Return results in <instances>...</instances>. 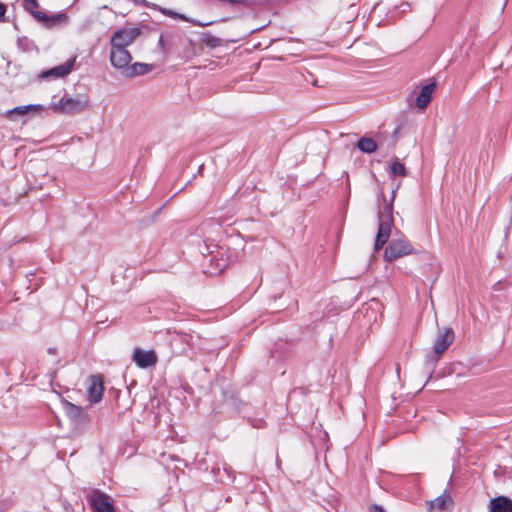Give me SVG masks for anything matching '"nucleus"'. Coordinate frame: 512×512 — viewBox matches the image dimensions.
Wrapping results in <instances>:
<instances>
[{"instance_id":"9b49d317","label":"nucleus","mask_w":512,"mask_h":512,"mask_svg":"<svg viewBox=\"0 0 512 512\" xmlns=\"http://www.w3.org/2000/svg\"><path fill=\"white\" fill-rule=\"evenodd\" d=\"M74 62H75V59H71L64 64H61V65L53 67L49 70H46V71L42 72L41 78L48 79L50 77H53V78L65 77L72 71Z\"/></svg>"},{"instance_id":"7ed1b4c3","label":"nucleus","mask_w":512,"mask_h":512,"mask_svg":"<svg viewBox=\"0 0 512 512\" xmlns=\"http://www.w3.org/2000/svg\"><path fill=\"white\" fill-rule=\"evenodd\" d=\"M413 252L412 245L405 239H393L385 249L384 259L392 262Z\"/></svg>"},{"instance_id":"0eeeda50","label":"nucleus","mask_w":512,"mask_h":512,"mask_svg":"<svg viewBox=\"0 0 512 512\" xmlns=\"http://www.w3.org/2000/svg\"><path fill=\"white\" fill-rule=\"evenodd\" d=\"M132 359L139 368L146 369L156 365L158 356L154 350L135 348Z\"/></svg>"},{"instance_id":"aec40b11","label":"nucleus","mask_w":512,"mask_h":512,"mask_svg":"<svg viewBox=\"0 0 512 512\" xmlns=\"http://www.w3.org/2000/svg\"><path fill=\"white\" fill-rule=\"evenodd\" d=\"M391 174L394 176H405L406 175V168L404 164H402L399 161H394L391 165Z\"/></svg>"},{"instance_id":"6e6552de","label":"nucleus","mask_w":512,"mask_h":512,"mask_svg":"<svg viewBox=\"0 0 512 512\" xmlns=\"http://www.w3.org/2000/svg\"><path fill=\"white\" fill-rule=\"evenodd\" d=\"M33 17L47 28H52L57 25H66L68 23V16L65 13H57L55 15H47L42 11H36Z\"/></svg>"},{"instance_id":"a878e982","label":"nucleus","mask_w":512,"mask_h":512,"mask_svg":"<svg viewBox=\"0 0 512 512\" xmlns=\"http://www.w3.org/2000/svg\"><path fill=\"white\" fill-rule=\"evenodd\" d=\"M28 44H29L28 40H27V39H25L24 50H27V49H28Z\"/></svg>"},{"instance_id":"20e7f679","label":"nucleus","mask_w":512,"mask_h":512,"mask_svg":"<svg viewBox=\"0 0 512 512\" xmlns=\"http://www.w3.org/2000/svg\"><path fill=\"white\" fill-rule=\"evenodd\" d=\"M141 34V31L137 27L122 28L115 31L110 39V45L126 48L131 45Z\"/></svg>"},{"instance_id":"1a4fd4ad","label":"nucleus","mask_w":512,"mask_h":512,"mask_svg":"<svg viewBox=\"0 0 512 512\" xmlns=\"http://www.w3.org/2000/svg\"><path fill=\"white\" fill-rule=\"evenodd\" d=\"M85 104L78 99L64 96L53 106V109L61 113H73L82 110Z\"/></svg>"},{"instance_id":"bb28decb","label":"nucleus","mask_w":512,"mask_h":512,"mask_svg":"<svg viewBox=\"0 0 512 512\" xmlns=\"http://www.w3.org/2000/svg\"><path fill=\"white\" fill-rule=\"evenodd\" d=\"M159 43L163 45V35L160 36Z\"/></svg>"},{"instance_id":"f03ea898","label":"nucleus","mask_w":512,"mask_h":512,"mask_svg":"<svg viewBox=\"0 0 512 512\" xmlns=\"http://www.w3.org/2000/svg\"><path fill=\"white\" fill-rule=\"evenodd\" d=\"M62 407L65 415L71 421L74 430L82 432L89 426V416L82 407L77 406L67 400L62 401Z\"/></svg>"},{"instance_id":"cd10ccee","label":"nucleus","mask_w":512,"mask_h":512,"mask_svg":"<svg viewBox=\"0 0 512 512\" xmlns=\"http://www.w3.org/2000/svg\"><path fill=\"white\" fill-rule=\"evenodd\" d=\"M23 42H25V39H24V40H22V39H19V40H18V44H19V45H22V43H23Z\"/></svg>"},{"instance_id":"f8f14e48","label":"nucleus","mask_w":512,"mask_h":512,"mask_svg":"<svg viewBox=\"0 0 512 512\" xmlns=\"http://www.w3.org/2000/svg\"><path fill=\"white\" fill-rule=\"evenodd\" d=\"M104 387L103 382L98 376L90 377V384L88 387V399L91 403H98L103 396Z\"/></svg>"},{"instance_id":"ddd939ff","label":"nucleus","mask_w":512,"mask_h":512,"mask_svg":"<svg viewBox=\"0 0 512 512\" xmlns=\"http://www.w3.org/2000/svg\"><path fill=\"white\" fill-rule=\"evenodd\" d=\"M153 70V65L141 62H135L130 64L126 71L124 72L125 78H133L140 75L148 74Z\"/></svg>"},{"instance_id":"f3484780","label":"nucleus","mask_w":512,"mask_h":512,"mask_svg":"<svg viewBox=\"0 0 512 512\" xmlns=\"http://www.w3.org/2000/svg\"><path fill=\"white\" fill-rule=\"evenodd\" d=\"M44 107L42 105H25V106H17L7 112V116L11 117L13 114L17 115H25L30 111H41Z\"/></svg>"},{"instance_id":"5701e85b","label":"nucleus","mask_w":512,"mask_h":512,"mask_svg":"<svg viewBox=\"0 0 512 512\" xmlns=\"http://www.w3.org/2000/svg\"><path fill=\"white\" fill-rule=\"evenodd\" d=\"M370 512H386L382 506L374 504L370 507Z\"/></svg>"},{"instance_id":"9d476101","label":"nucleus","mask_w":512,"mask_h":512,"mask_svg":"<svg viewBox=\"0 0 512 512\" xmlns=\"http://www.w3.org/2000/svg\"><path fill=\"white\" fill-rule=\"evenodd\" d=\"M454 332L452 329H445L440 332L434 342V353L437 355L435 361L438 360L439 356L453 343Z\"/></svg>"},{"instance_id":"a211bd4d","label":"nucleus","mask_w":512,"mask_h":512,"mask_svg":"<svg viewBox=\"0 0 512 512\" xmlns=\"http://www.w3.org/2000/svg\"><path fill=\"white\" fill-rule=\"evenodd\" d=\"M450 500V497L448 495H440L439 497H437L436 499L432 500L430 502V508L431 509H437V510H442L445 508L446 506V503Z\"/></svg>"},{"instance_id":"423d86ee","label":"nucleus","mask_w":512,"mask_h":512,"mask_svg":"<svg viewBox=\"0 0 512 512\" xmlns=\"http://www.w3.org/2000/svg\"><path fill=\"white\" fill-rule=\"evenodd\" d=\"M89 503L95 512H115L111 497L99 490L91 493Z\"/></svg>"},{"instance_id":"b1692460","label":"nucleus","mask_w":512,"mask_h":512,"mask_svg":"<svg viewBox=\"0 0 512 512\" xmlns=\"http://www.w3.org/2000/svg\"><path fill=\"white\" fill-rule=\"evenodd\" d=\"M210 224L215 225V226H216V228H217L218 230L220 229V227H219V225H218V224L213 223L212 221H210V222L203 223V224L201 225V227H200L201 231L204 233L206 226H208V225H210Z\"/></svg>"},{"instance_id":"4be33fe9","label":"nucleus","mask_w":512,"mask_h":512,"mask_svg":"<svg viewBox=\"0 0 512 512\" xmlns=\"http://www.w3.org/2000/svg\"><path fill=\"white\" fill-rule=\"evenodd\" d=\"M23 6L24 9L29 12L31 15H34L36 13L38 8V2L37 0H23Z\"/></svg>"},{"instance_id":"f257e3e1","label":"nucleus","mask_w":512,"mask_h":512,"mask_svg":"<svg viewBox=\"0 0 512 512\" xmlns=\"http://www.w3.org/2000/svg\"><path fill=\"white\" fill-rule=\"evenodd\" d=\"M396 196V190L392 191L389 202L384 200L383 205L378 211V232L375 239L374 249L379 251L388 241L393 227V202Z\"/></svg>"},{"instance_id":"4468645a","label":"nucleus","mask_w":512,"mask_h":512,"mask_svg":"<svg viewBox=\"0 0 512 512\" xmlns=\"http://www.w3.org/2000/svg\"><path fill=\"white\" fill-rule=\"evenodd\" d=\"M434 87H435V84L430 83V84L424 85L421 88V91L415 100V105L419 109H425L428 106V104L430 103L431 98H432V93H433Z\"/></svg>"},{"instance_id":"39448f33","label":"nucleus","mask_w":512,"mask_h":512,"mask_svg":"<svg viewBox=\"0 0 512 512\" xmlns=\"http://www.w3.org/2000/svg\"><path fill=\"white\" fill-rule=\"evenodd\" d=\"M132 56L126 48H119L111 46L110 49V63L111 65L119 70L124 75L126 68L131 64Z\"/></svg>"},{"instance_id":"412c9836","label":"nucleus","mask_w":512,"mask_h":512,"mask_svg":"<svg viewBox=\"0 0 512 512\" xmlns=\"http://www.w3.org/2000/svg\"><path fill=\"white\" fill-rule=\"evenodd\" d=\"M158 10L166 16H169V17H172L175 19H181V20L188 21V18L185 15L179 14L173 10L162 8V7H158Z\"/></svg>"},{"instance_id":"dca6fc26","label":"nucleus","mask_w":512,"mask_h":512,"mask_svg":"<svg viewBox=\"0 0 512 512\" xmlns=\"http://www.w3.org/2000/svg\"><path fill=\"white\" fill-rule=\"evenodd\" d=\"M357 147L363 153L371 154L377 150V143L372 138L362 137L358 140Z\"/></svg>"},{"instance_id":"2eb2a0df","label":"nucleus","mask_w":512,"mask_h":512,"mask_svg":"<svg viewBox=\"0 0 512 512\" xmlns=\"http://www.w3.org/2000/svg\"><path fill=\"white\" fill-rule=\"evenodd\" d=\"M490 512H512V500L506 496H498L490 501Z\"/></svg>"},{"instance_id":"393cba45","label":"nucleus","mask_w":512,"mask_h":512,"mask_svg":"<svg viewBox=\"0 0 512 512\" xmlns=\"http://www.w3.org/2000/svg\"><path fill=\"white\" fill-rule=\"evenodd\" d=\"M6 10V6L3 3H0V20L4 17Z\"/></svg>"},{"instance_id":"6ab92c4d","label":"nucleus","mask_w":512,"mask_h":512,"mask_svg":"<svg viewBox=\"0 0 512 512\" xmlns=\"http://www.w3.org/2000/svg\"><path fill=\"white\" fill-rule=\"evenodd\" d=\"M203 43L209 48H216L221 45L222 40L211 34H205L202 38Z\"/></svg>"}]
</instances>
